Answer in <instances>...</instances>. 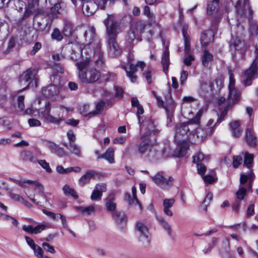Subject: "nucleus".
<instances>
[{"label":"nucleus","instance_id":"obj_1","mask_svg":"<svg viewBox=\"0 0 258 258\" xmlns=\"http://www.w3.org/2000/svg\"><path fill=\"white\" fill-rule=\"evenodd\" d=\"M108 37V45L109 54L113 56H118L122 53V49L116 41L117 35L121 32L119 25L112 15H108L104 21Z\"/></svg>","mask_w":258,"mask_h":258},{"label":"nucleus","instance_id":"obj_2","mask_svg":"<svg viewBox=\"0 0 258 258\" xmlns=\"http://www.w3.org/2000/svg\"><path fill=\"white\" fill-rule=\"evenodd\" d=\"M203 109H200L196 116L187 122L181 123L176 126L175 139L176 141H193L195 138L193 124H199Z\"/></svg>","mask_w":258,"mask_h":258},{"label":"nucleus","instance_id":"obj_3","mask_svg":"<svg viewBox=\"0 0 258 258\" xmlns=\"http://www.w3.org/2000/svg\"><path fill=\"white\" fill-rule=\"evenodd\" d=\"M254 178L253 173L249 172L242 174L240 178V185L238 190L236 192V200L241 201L244 199L246 192L250 190L252 183Z\"/></svg>","mask_w":258,"mask_h":258},{"label":"nucleus","instance_id":"obj_4","mask_svg":"<svg viewBox=\"0 0 258 258\" xmlns=\"http://www.w3.org/2000/svg\"><path fill=\"white\" fill-rule=\"evenodd\" d=\"M36 71L35 69H29L23 72L19 78V83L24 89L28 87H36L38 84V78L36 76Z\"/></svg>","mask_w":258,"mask_h":258},{"label":"nucleus","instance_id":"obj_5","mask_svg":"<svg viewBox=\"0 0 258 258\" xmlns=\"http://www.w3.org/2000/svg\"><path fill=\"white\" fill-rule=\"evenodd\" d=\"M100 72L93 68H88L85 70V71H82L79 72V78L83 83H95L100 79Z\"/></svg>","mask_w":258,"mask_h":258},{"label":"nucleus","instance_id":"obj_6","mask_svg":"<svg viewBox=\"0 0 258 258\" xmlns=\"http://www.w3.org/2000/svg\"><path fill=\"white\" fill-rule=\"evenodd\" d=\"M256 56L250 67L245 70L242 76V81L245 86H249L251 84L257 72L258 68V49L256 48Z\"/></svg>","mask_w":258,"mask_h":258},{"label":"nucleus","instance_id":"obj_7","mask_svg":"<svg viewBox=\"0 0 258 258\" xmlns=\"http://www.w3.org/2000/svg\"><path fill=\"white\" fill-rule=\"evenodd\" d=\"M229 94L228 96V106L234 105L240 100V93L235 87L234 75L230 73L228 85Z\"/></svg>","mask_w":258,"mask_h":258},{"label":"nucleus","instance_id":"obj_8","mask_svg":"<svg viewBox=\"0 0 258 258\" xmlns=\"http://www.w3.org/2000/svg\"><path fill=\"white\" fill-rule=\"evenodd\" d=\"M150 178L155 184L163 189H168L172 186L173 178L171 176L165 177L163 172H159Z\"/></svg>","mask_w":258,"mask_h":258},{"label":"nucleus","instance_id":"obj_9","mask_svg":"<svg viewBox=\"0 0 258 258\" xmlns=\"http://www.w3.org/2000/svg\"><path fill=\"white\" fill-rule=\"evenodd\" d=\"M136 227L139 241L144 245H149V231L147 225L143 222L139 221L137 222Z\"/></svg>","mask_w":258,"mask_h":258},{"label":"nucleus","instance_id":"obj_10","mask_svg":"<svg viewBox=\"0 0 258 258\" xmlns=\"http://www.w3.org/2000/svg\"><path fill=\"white\" fill-rule=\"evenodd\" d=\"M213 123L214 120L210 119L205 128H199L196 131L194 129V133H195V138H196L198 139L197 141H203L208 135H210L213 133L214 129L213 125ZM194 140L196 141L195 139H194Z\"/></svg>","mask_w":258,"mask_h":258},{"label":"nucleus","instance_id":"obj_11","mask_svg":"<svg viewBox=\"0 0 258 258\" xmlns=\"http://www.w3.org/2000/svg\"><path fill=\"white\" fill-rule=\"evenodd\" d=\"M42 92L44 96L52 100H61L63 99V97L59 95V89L55 85L48 86L42 89Z\"/></svg>","mask_w":258,"mask_h":258},{"label":"nucleus","instance_id":"obj_12","mask_svg":"<svg viewBox=\"0 0 258 258\" xmlns=\"http://www.w3.org/2000/svg\"><path fill=\"white\" fill-rule=\"evenodd\" d=\"M51 227L52 226L50 223L46 222H42L34 227L31 225H24L22 227V229L29 234H37L41 233L42 231L46 229L51 228Z\"/></svg>","mask_w":258,"mask_h":258},{"label":"nucleus","instance_id":"obj_13","mask_svg":"<svg viewBox=\"0 0 258 258\" xmlns=\"http://www.w3.org/2000/svg\"><path fill=\"white\" fill-rule=\"evenodd\" d=\"M49 22V19L43 13L41 14H35L34 25L38 31H43Z\"/></svg>","mask_w":258,"mask_h":258},{"label":"nucleus","instance_id":"obj_14","mask_svg":"<svg viewBox=\"0 0 258 258\" xmlns=\"http://www.w3.org/2000/svg\"><path fill=\"white\" fill-rule=\"evenodd\" d=\"M50 109L51 107L50 103H46L45 108L44 109H42L39 111L40 117L42 118L45 122H47L55 123L58 122L59 120L57 118L50 115Z\"/></svg>","mask_w":258,"mask_h":258},{"label":"nucleus","instance_id":"obj_15","mask_svg":"<svg viewBox=\"0 0 258 258\" xmlns=\"http://www.w3.org/2000/svg\"><path fill=\"white\" fill-rule=\"evenodd\" d=\"M245 140L247 144L251 147L258 145V138L253 132L252 124L249 123L246 130Z\"/></svg>","mask_w":258,"mask_h":258},{"label":"nucleus","instance_id":"obj_16","mask_svg":"<svg viewBox=\"0 0 258 258\" xmlns=\"http://www.w3.org/2000/svg\"><path fill=\"white\" fill-rule=\"evenodd\" d=\"M47 4V0H29L28 7L31 9H36L35 13L41 14L43 13V8Z\"/></svg>","mask_w":258,"mask_h":258},{"label":"nucleus","instance_id":"obj_17","mask_svg":"<svg viewBox=\"0 0 258 258\" xmlns=\"http://www.w3.org/2000/svg\"><path fill=\"white\" fill-rule=\"evenodd\" d=\"M82 9L84 14L90 16L96 11L97 5L92 0H85L83 4Z\"/></svg>","mask_w":258,"mask_h":258},{"label":"nucleus","instance_id":"obj_18","mask_svg":"<svg viewBox=\"0 0 258 258\" xmlns=\"http://www.w3.org/2000/svg\"><path fill=\"white\" fill-rule=\"evenodd\" d=\"M144 127L146 128V132L143 135H145V137L147 138H149V137L152 135H156L160 132V131L156 128L154 121L151 119L146 120L142 126V128Z\"/></svg>","mask_w":258,"mask_h":258},{"label":"nucleus","instance_id":"obj_19","mask_svg":"<svg viewBox=\"0 0 258 258\" xmlns=\"http://www.w3.org/2000/svg\"><path fill=\"white\" fill-rule=\"evenodd\" d=\"M112 216L115 221L116 224L121 229H123L126 223V218L124 213L120 211L112 213Z\"/></svg>","mask_w":258,"mask_h":258},{"label":"nucleus","instance_id":"obj_20","mask_svg":"<svg viewBox=\"0 0 258 258\" xmlns=\"http://www.w3.org/2000/svg\"><path fill=\"white\" fill-rule=\"evenodd\" d=\"M142 143L138 146V151L141 154L148 153L152 144L149 138H147L145 135H142L141 137Z\"/></svg>","mask_w":258,"mask_h":258},{"label":"nucleus","instance_id":"obj_21","mask_svg":"<svg viewBox=\"0 0 258 258\" xmlns=\"http://www.w3.org/2000/svg\"><path fill=\"white\" fill-rule=\"evenodd\" d=\"M219 0H213V2L208 4L207 8V14L209 15H214L215 17H221L222 13L218 8Z\"/></svg>","mask_w":258,"mask_h":258},{"label":"nucleus","instance_id":"obj_22","mask_svg":"<svg viewBox=\"0 0 258 258\" xmlns=\"http://www.w3.org/2000/svg\"><path fill=\"white\" fill-rule=\"evenodd\" d=\"M214 39V33L212 30H208L203 32L201 36V43L203 46L207 47L211 42Z\"/></svg>","mask_w":258,"mask_h":258},{"label":"nucleus","instance_id":"obj_23","mask_svg":"<svg viewBox=\"0 0 258 258\" xmlns=\"http://www.w3.org/2000/svg\"><path fill=\"white\" fill-rule=\"evenodd\" d=\"M133 59L129 57L128 63L130 64L129 70H127L126 67L122 68L125 70L127 76L130 79L132 82H136L137 76L135 75L137 71V66L132 63Z\"/></svg>","mask_w":258,"mask_h":258},{"label":"nucleus","instance_id":"obj_24","mask_svg":"<svg viewBox=\"0 0 258 258\" xmlns=\"http://www.w3.org/2000/svg\"><path fill=\"white\" fill-rule=\"evenodd\" d=\"M175 203V200L173 198L166 199L163 201V212L164 214L169 217L173 215L172 211L170 209Z\"/></svg>","mask_w":258,"mask_h":258},{"label":"nucleus","instance_id":"obj_25","mask_svg":"<svg viewBox=\"0 0 258 258\" xmlns=\"http://www.w3.org/2000/svg\"><path fill=\"white\" fill-rule=\"evenodd\" d=\"M98 159H104L110 164L114 163L115 161L114 149L108 148L104 153L98 156Z\"/></svg>","mask_w":258,"mask_h":258},{"label":"nucleus","instance_id":"obj_26","mask_svg":"<svg viewBox=\"0 0 258 258\" xmlns=\"http://www.w3.org/2000/svg\"><path fill=\"white\" fill-rule=\"evenodd\" d=\"M175 103L171 97L170 94H168L166 97L165 104L163 108L165 109L166 113H173L175 108Z\"/></svg>","mask_w":258,"mask_h":258},{"label":"nucleus","instance_id":"obj_27","mask_svg":"<svg viewBox=\"0 0 258 258\" xmlns=\"http://www.w3.org/2000/svg\"><path fill=\"white\" fill-rule=\"evenodd\" d=\"M131 104L132 107H136L137 108V115L139 123H141V117L140 115L142 114L144 112L142 105L140 104L138 99L136 97L132 98Z\"/></svg>","mask_w":258,"mask_h":258},{"label":"nucleus","instance_id":"obj_28","mask_svg":"<svg viewBox=\"0 0 258 258\" xmlns=\"http://www.w3.org/2000/svg\"><path fill=\"white\" fill-rule=\"evenodd\" d=\"M146 26V23L142 20H138L134 22L131 28H132L138 35L142 33Z\"/></svg>","mask_w":258,"mask_h":258},{"label":"nucleus","instance_id":"obj_29","mask_svg":"<svg viewBox=\"0 0 258 258\" xmlns=\"http://www.w3.org/2000/svg\"><path fill=\"white\" fill-rule=\"evenodd\" d=\"M60 9L61 6L59 3L55 4L53 7L51 8L50 13L46 14V16L49 19V21H51L57 17L58 14L60 13Z\"/></svg>","mask_w":258,"mask_h":258},{"label":"nucleus","instance_id":"obj_30","mask_svg":"<svg viewBox=\"0 0 258 258\" xmlns=\"http://www.w3.org/2000/svg\"><path fill=\"white\" fill-rule=\"evenodd\" d=\"M95 175L94 171L90 170L87 171L85 174L81 177L79 180V183L80 185L83 186L85 184L88 183L90 180L93 178Z\"/></svg>","mask_w":258,"mask_h":258},{"label":"nucleus","instance_id":"obj_31","mask_svg":"<svg viewBox=\"0 0 258 258\" xmlns=\"http://www.w3.org/2000/svg\"><path fill=\"white\" fill-rule=\"evenodd\" d=\"M17 184L23 188L27 187V184H28L37 188L40 190L42 188L41 184L39 182L31 180H21V181H17Z\"/></svg>","mask_w":258,"mask_h":258},{"label":"nucleus","instance_id":"obj_32","mask_svg":"<svg viewBox=\"0 0 258 258\" xmlns=\"http://www.w3.org/2000/svg\"><path fill=\"white\" fill-rule=\"evenodd\" d=\"M105 206L107 210L111 213L115 212L116 207L115 198L113 196H109L106 199Z\"/></svg>","mask_w":258,"mask_h":258},{"label":"nucleus","instance_id":"obj_33","mask_svg":"<svg viewBox=\"0 0 258 258\" xmlns=\"http://www.w3.org/2000/svg\"><path fill=\"white\" fill-rule=\"evenodd\" d=\"M178 142V149H179L178 153L176 154L178 157L183 156L187 149H188V146L186 142V140H179L177 141Z\"/></svg>","mask_w":258,"mask_h":258},{"label":"nucleus","instance_id":"obj_34","mask_svg":"<svg viewBox=\"0 0 258 258\" xmlns=\"http://www.w3.org/2000/svg\"><path fill=\"white\" fill-rule=\"evenodd\" d=\"M62 191L64 195L66 196L72 197L74 199H78L79 198V196L77 195V192L75 190L74 188L71 187V186L68 184H65L62 188Z\"/></svg>","mask_w":258,"mask_h":258},{"label":"nucleus","instance_id":"obj_35","mask_svg":"<svg viewBox=\"0 0 258 258\" xmlns=\"http://www.w3.org/2000/svg\"><path fill=\"white\" fill-rule=\"evenodd\" d=\"M125 201L131 206L135 207L138 206L139 210L142 211V207L137 198H132L130 194L126 193L125 194Z\"/></svg>","mask_w":258,"mask_h":258},{"label":"nucleus","instance_id":"obj_36","mask_svg":"<svg viewBox=\"0 0 258 258\" xmlns=\"http://www.w3.org/2000/svg\"><path fill=\"white\" fill-rule=\"evenodd\" d=\"M95 36V29L93 27L88 28L84 33V37L86 42V45L91 43Z\"/></svg>","mask_w":258,"mask_h":258},{"label":"nucleus","instance_id":"obj_37","mask_svg":"<svg viewBox=\"0 0 258 258\" xmlns=\"http://www.w3.org/2000/svg\"><path fill=\"white\" fill-rule=\"evenodd\" d=\"M75 209L82 214L90 215L94 213L95 211V206L91 205L87 207L77 206L75 207Z\"/></svg>","mask_w":258,"mask_h":258},{"label":"nucleus","instance_id":"obj_38","mask_svg":"<svg viewBox=\"0 0 258 258\" xmlns=\"http://www.w3.org/2000/svg\"><path fill=\"white\" fill-rule=\"evenodd\" d=\"M162 64L163 66V71L166 73L168 71V66L169 65V51L168 47H166L162 58Z\"/></svg>","mask_w":258,"mask_h":258},{"label":"nucleus","instance_id":"obj_39","mask_svg":"<svg viewBox=\"0 0 258 258\" xmlns=\"http://www.w3.org/2000/svg\"><path fill=\"white\" fill-rule=\"evenodd\" d=\"M230 128L234 137H239L242 130L240 127V122L238 121H234L230 124Z\"/></svg>","mask_w":258,"mask_h":258},{"label":"nucleus","instance_id":"obj_40","mask_svg":"<svg viewBox=\"0 0 258 258\" xmlns=\"http://www.w3.org/2000/svg\"><path fill=\"white\" fill-rule=\"evenodd\" d=\"M233 3H235V7L238 15H242L244 14L245 7V0H231Z\"/></svg>","mask_w":258,"mask_h":258},{"label":"nucleus","instance_id":"obj_41","mask_svg":"<svg viewBox=\"0 0 258 258\" xmlns=\"http://www.w3.org/2000/svg\"><path fill=\"white\" fill-rule=\"evenodd\" d=\"M24 99L25 96L23 95L15 96L13 98L15 105L17 106L20 110H23L25 108Z\"/></svg>","mask_w":258,"mask_h":258},{"label":"nucleus","instance_id":"obj_42","mask_svg":"<svg viewBox=\"0 0 258 258\" xmlns=\"http://www.w3.org/2000/svg\"><path fill=\"white\" fill-rule=\"evenodd\" d=\"M157 219L160 224L167 231L168 234L170 235L171 234L172 229L168 222L162 217H157Z\"/></svg>","mask_w":258,"mask_h":258},{"label":"nucleus","instance_id":"obj_43","mask_svg":"<svg viewBox=\"0 0 258 258\" xmlns=\"http://www.w3.org/2000/svg\"><path fill=\"white\" fill-rule=\"evenodd\" d=\"M94 60L97 66H102L104 63V58L102 52L100 50H96L94 55Z\"/></svg>","mask_w":258,"mask_h":258},{"label":"nucleus","instance_id":"obj_44","mask_svg":"<svg viewBox=\"0 0 258 258\" xmlns=\"http://www.w3.org/2000/svg\"><path fill=\"white\" fill-rule=\"evenodd\" d=\"M213 55L208 51L205 50L202 57V63L205 67H208L209 63L212 61Z\"/></svg>","mask_w":258,"mask_h":258},{"label":"nucleus","instance_id":"obj_45","mask_svg":"<svg viewBox=\"0 0 258 258\" xmlns=\"http://www.w3.org/2000/svg\"><path fill=\"white\" fill-rule=\"evenodd\" d=\"M66 147L72 153L79 156L81 154V149L80 147L78 146L74 143H70L68 145H66Z\"/></svg>","mask_w":258,"mask_h":258},{"label":"nucleus","instance_id":"obj_46","mask_svg":"<svg viewBox=\"0 0 258 258\" xmlns=\"http://www.w3.org/2000/svg\"><path fill=\"white\" fill-rule=\"evenodd\" d=\"M160 154V152L158 151L155 147L152 145L148 152L149 157L153 160L158 158Z\"/></svg>","mask_w":258,"mask_h":258},{"label":"nucleus","instance_id":"obj_47","mask_svg":"<svg viewBox=\"0 0 258 258\" xmlns=\"http://www.w3.org/2000/svg\"><path fill=\"white\" fill-rule=\"evenodd\" d=\"M138 34L132 28L127 32L126 35V41L129 44H131L133 41L135 39Z\"/></svg>","mask_w":258,"mask_h":258},{"label":"nucleus","instance_id":"obj_48","mask_svg":"<svg viewBox=\"0 0 258 258\" xmlns=\"http://www.w3.org/2000/svg\"><path fill=\"white\" fill-rule=\"evenodd\" d=\"M104 106V103L103 102H100L97 103L96 105V109L95 111H91L89 114L91 116H95L97 114H100L103 109Z\"/></svg>","mask_w":258,"mask_h":258},{"label":"nucleus","instance_id":"obj_49","mask_svg":"<svg viewBox=\"0 0 258 258\" xmlns=\"http://www.w3.org/2000/svg\"><path fill=\"white\" fill-rule=\"evenodd\" d=\"M52 39L58 41H61L63 39V35L57 28H54L51 34Z\"/></svg>","mask_w":258,"mask_h":258},{"label":"nucleus","instance_id":"obj_50","mask_svg":"<svg viewBox=\"0 0 258 258\" xmlns=\"http://www.w3.org/2000/svg\"><path fill=\"white\" fill-rule=\"evenodd\" d=\"M90 110V106L88 104H85L81 106L80 108V111L82 114L84 116H88L89 117H91L93 116H91L89 113L91 111Z\"/></svg>","mask_w":258,"mask_h":258},{"label":"nucleus","instance_id":"obj_51","mask_svg":"<svg viewBox=\"0 0 258 258\" xmlns=\"http://www.w3.org/2000/svg\"><path fill=\"white\" fill-rule=\"evenodd\" d=\"M154 74V72H153V71H152L151 70H149L147 71H145L143 73L144 76L146 78L148 83L149 84H151L152 82V79L153 78Z\"/></svg>","mask_w":258,"mask_h":258},{"label":"nucleus","instance_id":"obj_52","mask_svg":"<svg viewBox=\"0 0 258 258\" xmlns=\"http://www.w3.org/2000/svg\"><path fill=\"white\" fill-rule=\"evenodd\" d=\"M253 159V155L247 152L245 153L244 164L247 167L250 165Z\"/></svg>","mask_w":258,"mask_h":258},{"label":"nucleus","instance_id":"obj_53","mask_svg":"<svg viewBox=\"0 0 258 258\" xmlns=\"http://www.w3.org/2000/svg\"><path fill=\"white\" fill-rule=\"evenodd\" d=\"M47 146L50 149L51 152L54 153H57L60 150V148L57 145L51 142H48Z\"/></svg>","mask_w":258,"mask_h":258},{"label":"nucleus","instance_id":"obj_54","mask_svg":"<svg viewBox=\"0 0 258 258\" xmlns=\"http://www.w3.org/2000/svg\"><path fill=\"white\" fill-rule=\"evenodd\" d=\"M42 246L44 250L48 252H50L51 253H54L55 252V250L53 246L49 244L48 243L43 242L42 244Z\"/></svg>","mask_w":258,"mask_h":258},{"label":"nucleus","instance_id":"obj_55","mask_svg":"<svg viewBox=\"0 0 258 258\" xmlns=\"http://www.w3.org/2000/svg\"><path fill=\"white\" fill-rule=\"evenodd\" d=\"M89 64V61L88 60L81 61L76 63V66L77 67L78 70H79V72L81 71H85L84 69L87 67Z\"/></svg>","mask_w":258,"mask_h":258},{"label":"nucleus","instance_id":"obj_56","mask_svg":"<svg viewBox=\"0 0 258 258\" xmlns=\"http://www.w3.org/2000/svg\"><path fill=\"white\" fill-rule=\"evenodd\" d=\"M32 249L34 251V255L37 258H39L43 254H44V251L42 248L38 245H36V246H35Z\"/></svg>","mask_w":258,"mask_h":258},{"label":"nucleus","instance_id":"obj_57","mask_svg":"<svg viewBox=\"0 0 258 258\" xmlns=\"http://www.w3.org/2000/svg\"><path fill=\"white\" fill-rule=\"evenodd\" d=\"M39 165L46 170L47 172L50 173L52 171L49 164L45 160H39L38 161Z\"/></svg>","mask_w":258,"mask_h":258},{"label":"nucleus","instance_id":"obj_58","mask_svg":"<svg viewBox=\"0 0 258 258\" xmlns=\"http://www.w3.org/2000/svg\"><path fill=\"white\" fill-rule=\"evenodd\" d=\"M102 196V194L94 189L91 196V199L92 201H99L101 199Z\"/></svg>","mask_w":258,"mask_h":258},{"label":"nucleus","instance_id":"obj_59","mask_svg":"<svg viewBox=\"0 0 258 258\" xmlns=\"http://www.w3.org/2000/svg\"><path fill=\"white\" fill-rule=\"evenodd\" d=\"M243 46L244 43L239 40H234L231 44V47H233L235 49H241Z\"/></svg>","mask_w":258,"mask_h":258},{"label":"nucleus","instance_id":"obj_60","mask_svg":"<svg viewBox=\"0 0 258 258\" xmlns=\"http://www.w3.org/2000/svg\"><path fill=\"white\" fill-rule=\"evenodd\" d=\"M94 189L102 194V192L107 190L106 185L104 183H98L95 185Z\"/></svg>","mask_w":258,"mask_h":258},{"label":"nucleus","instance_id":"obj_61","mask_svg":"<svg viewBox=\"0 0 258 258\" xmlns=\"http://www.w3.org/2000/svg\"><path fill=\"white\" fill-rule=\"evenodd\" d=\"M144 14L151 20L155 19L154 15L151 12L150 8L147 6H145L144 8Z\"/></svg>","mask_w":258,"mask_h":258},{"label":"nucleus","instance_id":"obj_62","mask_svg":"<svg viewBox=\"0 0 258 258\" xmlns=\"http://www.w3.org/2000/svg\"><path fill=\"white\" fill-rule=\"evenodd\" d=\"M204 158V154L201 152L198 153L193 157V162L197 164L200 163Z\"/></svg>","mask_w":258,"mask_h":258},{"label":"nucleus","instance_id":"obj_63","mask_svg":"<svg viewBox=\"0 0 258 258\" xmlns=\"http://www.w3.org/2000/svg\"><path fill=\"white\" fill-rule=\"evenodd\" d=\"M42 212L43 213L45 214L46 215H47L48 217H49V218H50L51 219L53 220H57V215H58V214H55L54 213H53L52 212H50V211H48L46 210H45V209H43L42 210Z\"/></svg>","mask_w":258,"mask_h":258},{"label":"nucleus","instance_id":"obj_64","mask_svg":"<svg viewBox=\"0 0 258 258\" xmlns=\"http://www.w3.org/2000/svg\"><path fill=\"white\" fill-rule=\"evenodd\" d=\"M231 228L234 229L236 231L240 232L241 231H244L245 230L246 225L244 223L234 225L230 226Z\"/></svg>","mask_w":258,"mask_h":258}]
</instances>
